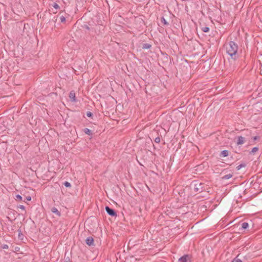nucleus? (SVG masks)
Returning <instances> with one entry per match:
<instances>
[{"label": "nucleus", "instance_id": "nucleus-1", "mask_svg": "<svg viewBox=\"0 0 262 262\" xmlns=\"http://www.w3.org/2000/svg\"><path fill=\"white\" fill-rule=\"evenodd\" d=\"M226 49L227 53L232 59L235 60L238 58L239 55L237 52L238 46L235 42L230 41L226 44Z\"/></svg>", "mask_w": 262, "mask_h": 262}, {"label": "nucleus", "instance_id": "nucleus-2", "mask_svg": "<svg viewBox=\"0 0 262 262\" xmlns=\"http://www.w3.org/2000/svg\"><path fill=\"white\" fill-rule=\"evenodd\" d=\"M191 261V256L188 254H186L180 257L178 262H190Z\"/></svg>", "mask_w": 262, "mask_h": 262}, {"label": "nucleus", "instance_id": "nucleus-3", "mask_svg": "<svg viewBox=\"0 0 262 262\" xmlns=\"http://www.w3.org/2000/svg\"><path fill=\"white\" fill-rule=\"evenodd\" d=\"M105 209V211L107 212V213L108 214H109L110 215H111L112 216H117V213L115 212L114 209L111 208L108 206H106Z\"/></svg>", "mask_w": 262, "mask_h": 262}, {"label": "nucleus", "instance_id": "nucleus-4", "mask_svg": "<svg viewBox=\"0 0 262 262\" xmlns=\"http://www.w3.org/2000/svg\"><path fill=\"white\" fill-rule=\"evenodd\" d=\"M85 242H86V244L91 246H93L94 244V239L92 237H88L86 240H85Z\"/></svg>", "mask_w": 262, "mask_h": 262}, {"label": "nucleus", "instance_id": "nucleus-5", "mask_svg": "<svg viewBox=\"0 0 262 262\" xmlns=\"http://www.w3.org/2000/svg\"><path fill=\"white\" fill-rule=\"evenodd\" d=\"M245 138L242 136H239L237 138L236 144L237 145L243 144L245 143Z\"/></svg>", "mask_w": 262, "mask_h": 262}, {"label": "nucleus", "instance_id": "nucleus-6", "mask_svg": "<svg viewBox=\"0 0 262 262\" xmlns=\"http://www.w3.org/2000/svg\"><path fill=\"white\" fill-rule=\"evenodd\" d=\"M69 97L72 101H76L75 93L73 91L70 92L69 94Z\"/></svg>", "mask_w": 262, "mask_h": 262}, {"label": "nucleus", "instance_id": "nucleus-7", "mask_svg": "<svg viewBox=\"0 0 262 262\" xmlns=\"http://www.w3.org/2000/svg\"><path fill=\"white\" fill-rule=\"evenodd\" d=\"M51 211L56 214V215H57L58 216H60L61 215V213L60 211H59L58 210V209L55 208V207H53L52 209H51Z\"/></svg>", "mask_w": 262, "mask_h": 262}, {"label": "nucleus", "instance_id": "nucleus-8", "mask_svg": "<svg viewBox=\"0 0 262 262\" xmlns=\"http://www.w3.org/2000/svg\"><path fill=\"white\" fill-rule=\"evenodd\" d=\"M233 177L232 173H229L226 175H225L222 177V180H227Z\"/></svg>", "mask_w": 262, "mask_h": 262}, {"label": "nucleus", "instance_id": "nucleus-9", "mask_svg": "<svg viewBox=\"0 0 262 262\" xmlns=\"http://www.w3.org/2000/svg\"><path fill=\"white\" fill-rule=\"evenodd\" d=\"M229 152L228 150H224L221 152V156H222L224 157H227L229 155Z\"/></svg>", "mask_w": 262, "mask_h": 262}, {"label": "nucleus", "instance_id": "nucleus-10", "mask_svg": "<svg viewBox=\"0 0 262 262\" xmlns=\"http://www.w3.org/2000/svg\"><path fill=\"white\" fill-rule=\"evenodd\" d=\"M83 132L86 135H92V133L91 130L89 129L88 128H84L83 129Z\"/></svg>", "mask_w": 262, "mask_h": 262}, {"label": "nucleus", "instance_id": "nucleus-11", "mask_svg": "<svg viewBox=\"0 0 262 262\" xmlns=\"http://www.w3.org/2000/svg\"><path fill=\"white\" fill-rule=\"evenodd\" d=\"M199 185V186H201L202 184L201 183H197V184H195L194 185V190L195 191H202L201 189H202V187L200 188H199L198 187H197V185Z\"/></svg>", "mask_w": 262, "mask_h": 262}, {"label": "nucleus", "instance_id": "nucleus-12", "mask_svg": "<svg viewBox=\"0 0 262 262\" xmlns=\"http://www.w3.org/2000/svg\"><path fill=\"white\" fill-rule=\"evenodd\" d=\"M151 46L149 43H144L143 45L142 48L144 49H148L150 48Z\"/></svg>", "mask_w": 262, "mask_h": 262}, {"label": "nucleus", "instance_id": "nucleus-13", "mask_svg": "<svg viewBox=\"0 0 262 262\" xmlns=\"http://www.w3.org/2000/svg\"><path fill=\"white\" fill-rule=\"evenodd\" d=\"M248 223L246 222H244L242 224V227L244 229H246L248 228Z\"/></svg>", "mask_w": 262, "mask_h": 262}, {"label": "nucleus", "instance_id": "nucleus-14", "mask_svg": "<svg viewBox=\"0 0 262 262\" xmlns=\"http://www.w3.org/2000/svg\"><path fill=\"white\" fill-rule=\"evenodd\" d=\"M201 30L204 32H208L209 31V28L208 27H203L201 28Z\"/></svg>", "mask_w": 262, "mask_h": 262}, {"label": "nucleus", "instance_id": "nucleus-15", "mask_svg": "<svg viewBox=\"0 0 262 262\" xmlns=\"http://www.w3.org/2000/svg\"><path fill=\"white\" fill-rule=\"evenodd\" d=\"M161 23L164 25H168V23L167 22V21L166 20V19L163 17H162L161 19Z\"/></svg>", "mask_w": 262, "mask_h": 262}, {"label": "nucleus", "instance_id": "nucleus-16", "mask_svg": "<svg viewBox=\"0 0 262 262\" xmlns=\"http://www.w3.org/2000/svg\"><path fill=\"white\" fill-rule=\"evenodd\" d=\"M258 150V148L257 147H253L252 150L250 152V154H253Z\"/></svg>", "mask_w": 262, "mask_h": 262}, {"label": "nucleus", "instance_id": "nucleus-17", "mask_svg": "<svg viewBox=\"0 0 262 262\" xmlns=\"http://www.w3.org/2000/svg\"><path fill=\"white\" fill-rule=\"evenodd\" d=\"M239 256L238 254L235 258H234L231 262H242V261L240 259L237 258V257Z\"/></svg>", "mask_w": 262, "mask_h": 262}, {"label": "nucleus", "instance_id": "nucleus-18", "mask_svg": "<svg viewBox=\"0 0 262 262\" xmlns=\"http://www.w3.org/2000/svg\"><path fill=\"white\" fill-rule=\"evenodd\" d=\"M246 166L245 164H241L236 167L237 170H239L242 167Z\"/></svg>", "mask_w": 262, "mask_h": 262}, {"label": "nucleus", "instance_id": "nucleus-19", "mask_svg": "<svg viewBox=\"0 0 262 262\" xmlns=\"http://www.w3.org/2000/svg\"><path fill=\"white\" fill-rule=\"evenodd\" d=\"M15 200H19V201H21L22 200V197L21 195H19V194H17L15 196Z\"/></svg>", "mask_w": 262, "mask_h": 262}, {"label": "nucleus", "instance_id": "nucleus-20", "mask_svg": "<svg viewBox=\"0 0 262 262\" xmlns=\"http://www.w3.org/2000/svg\"><path fill=\"white\" fill-rule=\"evenodd\" d=\"M64 185L67 187H70L71 186V184L67 182V181H66L64 183Z\"/></svg>", "mask_w": 262, "mask_h": 262}, {"label": "nucleus", "instance_id": "nucleus-21", "mask_svg": "<svg viewBox=\"0 0 262 262\" xmlns=\"http://www.w3.org/2000/svg\"><path fill=\"white\" fill-rule=\"evenodd\" d=\"M160 141H161V139H160V138L159 137H158L157 138H155V142L157 143H159L160 142Z\"/></svg>", "mask_w": 262, "mask_h": 262}, {"label": "nucleus", "instance_id": "nucleus-22", "mask_svg": "<svg viewBox=\"0 0 262 262\" xmlns=\"http://www.w3.org/2000/svg\"><path fill=\"white\" fill-rule=\"evenodd\" d=\"M60 19L61 22L64 23L66 21V18L63 16H61L60 17Z\"/></svg>", "mask_w": 262, "mask_h": 262}, {"label": "nucleus", "instance_id": "nucleus-23", "mask_svg": "<svg viewBox=\"0 0 262 262\" xmlns=\"http://www.w3.org/2000/svg\"><path fill=\"white\" fill-rule=\"evenodd\" d=\"M53 7L54 8H55L56 9H59V5H58L57 4L55 3L53 4Z\"/></svg>", "mask_w": 262, "mask_h": 262}, {"label": "nucleus", "instance_id": "nucleus-24", "mask_svg": "<svg viewBox=\"0 0 262 262\" xmlns=\"http://www.w3.org/2000/svg\"><path fill=\"white\" fill-rule=\"evenodd\" d=\"M17 207L21 209V210H25V207L24 205H19L17 206Z\"/></svg>", "mask_w": 262, "mask_h": 262}, {"label": "nucleus", "instance_id": "nucleus-25", "mask_svg": "<svg viewBox=\"0 0 262 262\" xmlns=\"http://www.w3.org/2000/svg\"><path fill=\"white\" fill-rule=\"evenodd\" d=\"M2 247L4 249H7L9 248L8 246L7 245H6V244H4V245H2Z\"/></svg>", "mask_w": 262, "mask_h": 262}, {"label": "nucleus", "instance_id": "nucleus-26", "mask_svg": "<svg viewBox=\"0 0 262 262\" xmlns=\"http://www.w3.org/2000/svg\"><path fill=\"white\" fill-rule=\"evenodd\" d=\"M92 115H93V114L90 112H88L86 113V116L89 117L92 116Z\"/></svg>", "mask_w": 262, "mask_h": 262}, {"label": "nucleus", "instance_id": "nucleus-27", "mask_svg": "<svg viewBox=\"0 0 262 262\" xmlns=\"http://www.w3.org/2000/svg\"><path fill=\"white\" fill-rule=\"evenodd\" d=\"M258 138H259V137L255 136L252 138V139L253 140V141H255V140H257Z\"/></svg>", "mask_w": 262, "mask_h": 262}, {"label": "nucleus", "instance_id": "nucleus-28", "mask_svg": "<svg viewBox=\"0 0 262 262\" xmlns=\"http://www.w3.org/2000/svg\"><path fill=\"white\" fill-rule=\"evenodd\" d=\"M26 200H27V201H30V200H31V196H27V197L26 198Z\"/></svg>", "mask_w": 262, "mask_h": 262}, {"label": "nucleus", "instance_id": "nucleus-29", "mask_svg": "<svg viewBox=\"0 0 262 262\" xmlns=\"http://www.w3.org/2000/svg\"><path fill=\"white\" fill-rule=\"evenodd\" d=\"M86 28L87 29H88V30L90 29V28H89V27L88 26H86Z\"/></svg>", "mask_w": 262, "mask_h": 262}, {"label": "nucleus", "instance_id": "nucleus-30", "mask_svg": "<svg viewBox=\"0 0 262 262\" xmlns=\"http://www.w3.org/2000/svg\"><path fill=\"white\" fill-rule=\"evenodd\" d=\"M17 249H19V248H17V247H16V248H15V250H16V251H18Z\"/></svg>", "mask_w": 262, "mask_h": 262}]
</instances>
